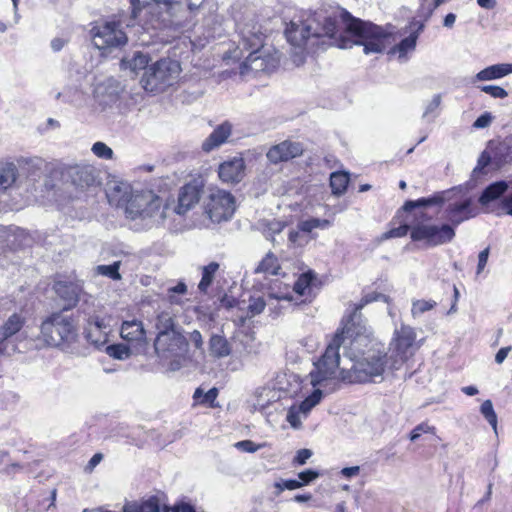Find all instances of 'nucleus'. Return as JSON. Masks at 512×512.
<instances>
[{
    "mask_svg": "<svg viewBox=\"0 0 512 512\" xmlns=\"http://www.w3.org/2000/svg\"><path fill=\"white\" fill-rule=\"evenodd\" d=\"M512 73V64L510 63H500V64H494L491 66H488L484 68L483 70L479 71L474 79L473 83L476 81H491L503 78L509 74Z\"/></svg>",
    "mask_w": 512,
    "mask_h": 512,
    "instance_id": "nucleus-30",
    "label": "nucleus"
},
{
    "mask_svg": "<svg viewBox=\"0 0 512 512\" xmlns=\"http://www.w3.org/2000/svg\"><path fill=\"white\" fill-rule=\"evenodd\" d=\"M275 495L279 496L284 490H296L303 487V483L297 479H279L274 482Z\"/></svg>",
    "mask_w": 512,
    "mask_h": 512,
    "instance_id": "nucleus-47",
    "label": "nucleus"
},
{
    "mask_svg": "<svg viewBox=\"0 0 512 512\" xmlns=\"http://www.w3.org/2000/svg\"><path fill=\"white\" fill-rule=\"evenodd\" d=\"M339 343V337L333 343H329L323 355L314 362V367L309 373V381L314 391L300 404H297L302 415L306 418L310 411L320 403L323 395L333 392L339 383V354L337 351Z\"/></svg>",
    "mask_w": 512,
    "mask_h": 512,
    "instance_id": "nucleus-5",
    "label": "nucleus"
},
{
    "mask_svg": "<svg viewBox=\"0 0 512 512\" xmlns=\"http://www.w3.org/2000/svg\"><path fill=\"white\" fill-rule=\"evenodd\" d=\"M149 57L141 52H136L131 60H123L122 64L131 71L137 73L140 70L148 69Z\"/></svg>",
    "mask_w": 512,
    "mask_h": 512,
    "instance_id": "nucleus-45",
    "label": "nucleus"
},
{
    "mask_svg": "<svg viewBox=\"0 0 512 512\" xmlns=\"http://www.w3.org/2000/svg\"><path fill=\"white\" fill-rule=\"evenodd\" d=\"M481 414L492 426L494 431L497 430V415L494 411L493 404L490 400H485L480 407Z\"/></svg>",
    "mask_w": 512,
    "mask_h": 512,
    "instance_id": "nucleus-48",
    "label": "nucleus"
},
{
    "mask_svg": "<svg viewBox=\"0 0 512 512\" xmlns=\"http://www.w3.org/2000/svg\"><path fill=\"white\" fill-rule=\"evenodd\" d=\"M204 0H130L132 16L143 28L166 32L168 37L189 31Z\"/></svg>",
    "mask_w": 512,
    "mask_h": 512,
    "instance_id": "nucleus-2",
    "label": "nucleus"
},
{
    "mask_svg": "<svg viewBox=\"0 0 512 512\" xmlns=\"http://www.w3.org/2000/svg\"><path fill=\"white\" fill-rule=\"evenodd\" d=\"M205 214L214 223L228 221L236 210V199L228 191L218 187L208 189L203 200Z\"/></svg>",
    "mask_w": 512,
    "mask_h": 512,
    "instance_id": "nucleus-15",
    "label": "nucleus"
},
{
    "mask_svg": "<svg viewBox=\"0 0 512 512\" xmlns=\"http://www.w3.org/2000/svg\"><path fill=\"white\" fill-rule=\"evenodd\" d=\"M319 477V473L317 471L308 469L305 471H302L298 473V481H301L303 483V486L309 484L310 482L314 481Z\"/></svg>",
    "mask_w": 512,
    "mask_h": 512,
    "instance_id": "nucleus-62",
    "label": "nucleus"
},
{
    "mask_svg": "<svg viewBox=\"0 0 512 512\" xmlns=\"http://www.w3.org/2000/svg\"><path fill=\"white\" fill-rule=\"evenodd\" d=\"M349 184V174L347 172L337 171L330 175V187L335 196L343 195Z\"/></svg>",
    "mask_w": 512,
    "mask_h": 512,
    "instance_id": "nucleus-35",
    "label": "nucleus"
},
{
    "mask_svg": "<svg viewBox=\"0 0 512 512\" xmlns=\"http://www.w3.org/2000/svg\"><path fill=\"white\" fill-rule=\"evenodd\" d=\"M17 178V167L14 163L7 162L0 166V190L10 187Z\"/></svg>",
    "mask_w": 512,
    "mask_h": 512,
    "instance_id": "nucleus-38",
    "label": "nucleus"
},
{
    "mask_svg": "<svg viewBox=\"0 0 512 512\" xmlns=\"http://www.w3.org/2000/svg\"><path fill=\"white\" fill-rule=\"evenodd\" d=\"M190 340H191V342L194 344V346L197 349H202V347H203V338H202L201 333L198 330H194L190 334Z\"/></svg>",
    "mask_w": 512,
    "mask_h": 512,
    "instance_id": "nucleus-64",
    "label": "nucleus"
},
{
    "mask_svg": "<svg viewBox=\"0 0 512 512\" xmlns=\"http://www.w3.org/2000/svg\"><path fill=\"white\" fill-rule=\"evenodd\" d=\"M302 153L303 147L301 143L285 140L270 147L266 153V157L270 163L278 164L299 157Z\"/></svg>",
    "mask_w": 512,
    "mask_h": 512,
    "instance_id": "nucleus-19",
    "label": "nucleus"
},
{
    "mask_svg": "<svg viewBox=\"0 0 512 512\" xmlns=\"http://www.w3.org/2000/svg\"><path fill=\"white\" fill-rule=\"evenodd\" d=\"M57 98H63L72 104H81L85 99V92L82 88L67 87L57 94Z\"/></svg>",
    "mask_w": 512,
    "mask_h": 512,
    "instance_id": "nucleus-43",
    "label": "nucleus"
},
{
    "mask_svg": "<svg viewBox=\"0 0 512 512\" xmlns=\"http://www.w3.org/2000/svg\"><path fill=\"white\" fill-rule=\"evenodd\" d=\"M262 446L263 445L256 444L251 440H243V441H239L235 444V447H237L238 449H240L244 452H248V453H254V452L258 451Z\"/></svg>",
    "mask_w": 512,
    "mask_h": 512,
    "instance_id": "nucleus-61",
    "label": "nucleus"
},
{
    "mask_svg": "<svg viewBox=\"0 0 512 512\" xmlns=\"http://www.w3.org/2000/svg\"><path fill=\"white\" fill-rule=\"evenodd\" d=\"M494 120V116L490 112H484L481 114L473 123V128L484 129L491 125Z\"/></svg>",
    "mask_w": 512,
    "mask_h": 512,
    "instance_id": "nucleus-58",
    "label": "nucleus"
},
{
    "mask_svg": "<svg viewBox=\"0 0 512 512\" xmlns=\"http://www.w3.org/2000/svg\"><path fill=\"white\" fill-rule=\"evenodd\" d=\"M437 303L434 300H414L412 301L411 315L417 318L436 307Z\"/></svg>",
    "mask_w": 512,
    "mask_h": 512,
    "instance_id": "nucleus-46",
    "label": "nucleus"
},
{
    "mask_svg": "<svg viewBox=\"0 0 512 512\" xmlns=\"http://www.w3.org/2000/svg\"><path fill=\"white\" fill-rule=\"evenodd\" d=\"M492 166L496 169L512 161V146L507 141L492 140L488 143Z\"/></svg>",
    "mask_w": 512,
    "mask_h": 512,
    "instance_id": "nucleus-26",
    "label": "nucleus"
},
{
    "mask_svg": "<svg viewBox=\"0 0 512 512\" xmlns=\"http://www.w3.org/2000/svg\"><path fill=\"white\" fill-rule=\"evenodd\" d=\"M119 266L120 262H115L112 265H100L97 267V272L113 280H119L121 278L119 274Z\"/></svg>",
    "mask_w": 512,
    "mask_h": 512,
    "instance_id": "nucleus-52",
    "label": "nucleus"
},
{
    "mask_svg": "<svg viewBox=\"0 0 512 512\" xmlns=\"http://www.w3.org/2000/svg\"><path fill=\"white\" fill-rule=\"evenodd\" d=\"M318 290L316 274L312 271L301 274L294 284V291L304 298L303 301H311Z\"/></svg>",
    "mask_w": 512,
    "mask_h": 512,
    "instance_id": "nucleus-24",
    "label": "nucleus"
},
{
    "mask_svg": "<svg viewBox=\"0 0 512 512\" xmlns=\"http://www.w3.org/2000/svg\"><path fill=\"white\" fill-rule=\"evenodd\" d=\"M266 306L262 297H251L248 305V312L251 317L260 314Z\"/></svg>",
    "mask_w": 512,
    "mask_h": 512,
    "instance_id": "nucleus-53",
    "label": "nucleus"
},
{
    "mask_svg": "<svg viewBox=\"0 0 512 512\" xmlns=\"http://www.w3.org/2000/svg\"><path fill=\"white\" fill-rule=\"evenodd\" d=\"M470 205V198L455 201L448 205L446 209L447 218L452 223V225H459L463 221L475 216V214L472 213Z\"/></svg>",
    "mask_w": 512,
    "mask_h": 512,
    "instance_id": "nucleus-28",
    "label": "nucleus"
},
{
    "mask_svg": "<svg viewBox=\"0 0 512 512\" xmlns=\"http://www.w3.org/2000/svg\"><path fill=\"white\" fill-rule=\"evenodd\" d=\"M492 165V157L488 147L482 152L478 159L477 166L474 168L473 172L478 173L482 171L486 166Z\"/></svg>",
    "mask_w": 512,
    "mask_h": 512,
    "instance_id": "nucleus-59",
    "label": "nucleus"
},
{
    "mask_svg": "<svg viewBox=\"0 0 512 512\" xmlns=\"http://www.w3.org/2000/svg\"><path fill=\"white\" fill-rule=\"evenodd\" d=\"M123 512H160L159 500L156 497H151L142 503H127Z\"/></svg>",
    "mask_w": 512,
    "mask_h": 512,
    "instance_id": "nucleus-36",
    "label": "nucleus"
},
{
    "mask_svg": "<svg viewBox=\"0 0 512 512\" xmlns=\"http://www.w3.org/2000/svg\"><path fill=\"white\" fill-rule=\"evenodd\" d=\"M203 187L204 184L202 180H193L184 185L178 194V203L174 207L175 213L184 215L194 207L200 200Z\"/></svg>",
    "mask_w": 512,
    "mask_h": 512,
    "instance_id": "nucleus-18",
    "label": "nucleus"
},
{
    "mask_svg": "<svg viewBox=\"0 0 512 512\" xmlns=\"http://www.w3.org/2000/svg\"><path fill=\"white\" fill-rule=\"evenodd\" d=\"M73 183L80 187H90L97 183V170L91 165L76 166L72 173Z\"/></svg>",
    "mask_w": 512,
    "mask_h": 512,
    "instance_id": "nucleus-31",
    "label": "nucleus"
},
{
    "mask_svg": "<svg viewBox=\"0 0 512 512\" xmlns=\"http://www.w3.org/2000/svg\"><path fill=\"white\" fill-rule=\"evenodd\" d=\"M232 124L225 121L214 128L209 136L202 142V150L209 153L226 143L232 134Z\"/></svg>",
    "mask_w": 512,
    "mask_h": 512,
    "instance_id": "nucleus-21",
    "label": "nucleus"
},
{
    "mask_svg": "<svg viewBox=\"0 0 512 512\" xmlns=\"http://www.w3.org/2000/svg\"><path fill=\"white\" fill-rule=\"evenodd\" d=\"M104 350L107 355L117 360H126L131 355L129 347L122 343L105 345Z\"/></svg>",
    "mask_w": 512,
    "mask_h": 512,
    "instance_id": "nucleus-44",
    "label": "nucleus"
},
{
    "mask_svg": "<svg viewBox=\"0 0 512 512\" xmlns=\"http://www.w3.org/2000/svg\"><path fill=\"white\" fill-rule=\"evenodd\" d=\"M281 396L282 391L273 386L258 388L253 396V408L254 410L264 411L272 403L279 401Z\"/></svg>",
    "mask_w": 512,
    "mask_h": 512,
    "instance_id": "nucleus-27",
    "label": "nucleus"
},
{
    "mask_svg": "<svg viewBox=\"0 0 512 512\" xmlns=\"http://www.w3.org/2000/svg\"><path fill=\"white\" fill-rule=\"evenodd\" d=\"M121 338L136 345L146 343V331L140 320L132 319L123 321L120 327Z\"/></svg>",
    "mask_w": 512,
    "mask_h": 512,
    "instance_id": "nucleus-22",
    "label": "nucleus"
},
{
    "mask_svg": "<svg viewBox=\"0 0 512 512\" xmlns=\"http://www.w3.org/2000/svg\"><path fill=\"white\" fill-rule=\"evenodd\" d=\"M154 347L158 357L171 371H177L182 367L188 342L180 330L170 334L157 335Z\"/></svg>",
    "mask_w": 512,
    "mask_h": 512,
    "instance_id": "nucleus-12",
    "label": "nucleus"
},
{
    "mask_svg": "<svg viewBox=\"0 0 512 512\" xmlns=\"http://www.w3.org/2000/svg\"><path fill=\"white\" fill-rule=\"evenodd\" d=\"M155 328L158 331L157 335L170 334L177 332L179 329L176 327L175 321L169 312L163 311L156 317Z\"/></svg>",
    "mask_w": 512,
    "mask_h": 512,
    "instance_id": "nucleus-37",
    "label": "nucleus"
},
{
    "mask_svg": "<svg viewBox=\"0 0 512 512\" xmlns=\"http://www.w3.org/2000/svg\"><path fill=\"white\" fill-rule=\"evenodd\" d=\"M339 343V337L333 343H329L323 355L314 362V367L309 373V381L314 391L300 404H297L302 415L306 418L310 411L320 403L323 395L333 392L339 383V354L337 351Z\"/></svg>",
    "mask_w": 512,
    "mask_h": 512,
    "instance_id": "nucleus-6",
    "label": "nucleus"
},
{
    "mask_svg": "<svg viewBox=\"0 0 512 512\" xmlns=\"http://www.w3.org/2000/svg\"><path fill=\"white\" fill-rule=\"evenodd\" d=\"M245 161L242 157H233L218 167L219 179L225 184H237L245 176Z\"/></svg>",
    "mask_w": 512,
    "mask_h": 512,
    "instance_id": "nucleus-20",
    "label": "nucleus"
},
{
    "mask_svg": "<svg viewBox=\"0 0 512 512\" xmlns=\"http://www.w3.org/2000/svg\"><path fill=\"white\" fill-rule=\"evenodd\" d=\"M480 90L497 99H504L508 96V92L504 88L496 85H484L480 87Z\"/></svg>",
    "mask_w": 512,
    "mask_h": 512,
    "instance_id": "nucleus-54",
    "label": "nucleus"
},
{
    "mask_svg": "<svg viewBox=\"0 0 512 512\" xmlns=\"http://www.w3.org/2000/svg\"><path fill=\"white\" fill-rule=\"evenodd\" d=\"M41 335L45 343L53 347H65L74 343L78 336L73 316L61 312L52 313L41 324Z\"/></svg>",
    "mask_w": 512,
    "mask_h": 512,
    "instance_id": "nucleus-10",
    "label": "nucleus"
},
{
    "mask_svg": "<svg viewBox=\"0 0 512 512\" xmlns=\"http://www.w3.org/2000/svg\"><path fill=\"white\" fill-rule=\"evenodd\" d=\"M241 49L249 50V54L240 66L241 75L249 72H271L279 65L278 53L271 54L264 49V34L254 18H247L238 23Z\"/></svg>",
    "mask_w": 512,
    "mask_h": 512,
    "instance_id": "nucleus-7",
    "label": "nucleus"
},
{
    "mask_svg": "<svg viewBox=\"0 0 512 512\" xmlns=\"http://www.w3.org/2000/svg\"><path fill=\"white\" fill-rule=\"evenodd\" d=\"M388 301V297L376 292L366 294L355 307L354 313L346 320L340 332H337L330 343L339 337L337 345L339 354V381L350 383L377 382L383 379L389 369L387 354L372 338L361 314L358 313L366 304L373 301Z\"/></svg>",
    "mask_w": 512,
    "mask_h": 512,
    "instance_id": "nucleus-1",
    "label": "nucleus"
},
{
    "mask_svg": "<svg viewBox=\"0 0 512 512\" xmlns=\"http://www.w3.org/2000/svg\"><path fill=\"white\" fill-rule=\"evenodd\" d=\"M125 246L123 244H109L103 247L101 253L107 254L108 256H120L122 254H128L129 252L125 250Z\"/></svg>",
    "mask_w": 512,
    "mask_h": 512,
    "instance_id": "nucleus-57",
    "label": "nucleus"
},
{
    "mask_svg": "<svg viewBox=\"0 0 512 512\" xmlns=\"http://www.w3.org/2000/svg\"><path fill=\"white\" fill-rule=\"evenodd\" d=\"M218 395V391L216 388H211L207 392H203L202 389L198 388L195 390L193 398L195 401L199 403H209L212 405V403L216 400Z\"/></svg>",
    "mask_w": 512,
    "mask_h": 512,
    "instance_id": "nucleus-50",
    "label": "nucleus"
},
{
    "mask_svg": "<svg viewBox=\"0 0 512 512\" xmlns=\"http://www.w3.org/2000/svg\"><path fill=\"white\" fill-rule=\"evenodd\" d=\"M312 456V451L309 449H300L294 457L293 463L296 465H304L307 460Z\"/></svg>",
    "mask_w": 512,
    "mask_h": 512,
    "instance_id": "nucleus-63",
    "label": "nucleus"
},
{
    "mask_svg": "<svg viewBox=\"0 0 512 512\" xmlns=\"http://www.w3.org/2000/svg\"><path fill=\"white\" fill-rule=\"evenodd\" d=\"M346 33L353 38L351 43L364 47L365 54L381 53L392 42L390 33L368 22L354 21L348 26Z\"/></svg>",
    "mask_w": 512,
    "mask_h": 512,
    "instance_id": "nucleus-11",
    "label": "nucleus"
},
{
    "mask_svg": "<svg viewBox=\"0 0 512 512\" xmlns=\"http://www.w3.org/2000/svg\"><path fill=\"white\" fill-rule=\"evenodd\" d=\"M209 350L211 355L216 358H224L231 353L228 341L220 335H213L210 338Z\"/></svg>",
    "mask_w": 512,
    "mask_h": 512,
    "instance_id": "nucleus-34",
    "label": "nucleus"
},
{
    "mask_svg": "<svg viewBox=\"0 0 512 512\" xmlns=\"http://www.w3.org/2000/svg\"><path fill=\"white\" fill-rule=\"evenodd\" d=\"M25 317L18 313H13L0 327V355L4 354L7 348L6 341L17 334L24 326Z\"/></svg>",
    "mask_w": 512,
    "mask_h": 512,
    "instance_id": "nucleus-23",
    "label": "nucleus"
},
{
    "mask_svg": "<svg viewBox=\"0 0 512 512\" xmlns=\"http://www.w3.org/2000/svg\"><path fill=\"white\" fill-rule=\"evenodd\" d=\"M297 226L305 233L313 235L312 232L314 229H327L331 226V221L327 219L310 218L300 221Z\"/></svg>",
    "mask_w": 512,
    "mask_h": 512,
    "instance_id": "nucleus-41",
    "label": "nucleus"
},
{
    "mask_svg": "<svg viewBox=\"0 0 512 512\" xmlns=\"http://www.w3.org/2000/svg\"><path fill=\"white\" fill-rule=\"evenodd\" d=\"M181 66L177 60L160 59L145 71L142 78L143 87L149 92H159L173 85L179 78Z\"/></svg>",
    "mask_w": 512,
    "mask_h": 512,
    "instance_id": "nucleus-13",
    "label": "nucleus"
},
{
    "mask_svg": "<svg viewBox=\"0 0 512 512\" xmlns=\"http://www.w3.org/2000/svg\"><path fill=\"white\" fill-rule=\"evenodd\" d=\"M95 299L89 297L81 304L80 312L85 316L84 337L97 349L104 348L108 342L109 324L106 318L95 309Z\"/></svg>",
    "mask_w": 512,
    "mask_h": 512,
    "instance_id": "nucleus-14",
    "label": "nucleus"
},
{
    "mask_svg": "<svg viewBox=\"0 0 512 512\" xmlns=\"http://www.w3.org/2000/svg\"><path fill=\"white\" fill-rule=\"evenodd\" d=\"M419 347L417 333L413 327L404 323L396 327L386 353L389 369L391 371L401 369L414 356Z\"/></svg>",
    "mask_w": 512,
    "mask_h": 512,
    "instance_id": "nucleus-9",
    "label": "nucleus"
},
{
    "mask_svg": "<svg viewBox=\"0 0 512 512\" xmlns=\"http://www.w3.org/2000/svg\"><path fill=\"white\" fill-rule=\"evenodd\" d=\"M314 235H310L297 227V230H291L288 235V245L290 247L299 248L307 245L314 239Z\"/></svg>",
    "mask_w": 512,
    "mask_h": 512,
    "instance_id": "nucleus-39",
    "label": "nucleus"
},
{
    "mask_svg": "<svg viewBox=\"0 0 512 512\" xmlns=\"http://www.w3.org/2000/svg\"><path fill=\"white\" fill-rule=\"evenodd\" d=\"M218 270L219 264L216 262H211L209 265L203 267L202 278L198 285L201 292L205 293L207 291Z\"/></svg>",
    "mask_w": 512,
    "mask_h": 512,
    "instance_id": "nucleus-40",
    "label": "nucleus"
},
{
    "mask_svg": "<svg viewBox=\"0 0 512 512\" xmlns=\"http://www.w3.org/2000/svg\"><path fill=\"white\" fill-rule=\"evenodd\" d=\"M410 231L413 242L423 247H435L450 242L455 236V230L449 224H425L417 221L410 225L404 224L392 228L382 235V239L398 238L405 236Z\"/></svg>",
    "mask_w": 512,
    "mask_h": 512,
    "instance_id": "nucleus-8",
    "label": "nucleus"
},
{
    "mask_svg": "<svg viewBox=\"0 0 512 512\" xmlns=\"http://www.w3.org/2000/svg\"><path fill=\"white\" fill-rule=\"evenodd\" d=\"M280 264L278 258H263L257 266L255 272L262 273L265 277L271 275H278L280 272Z\"/></svg>",
    "mask_w": 512,
    "mask_h": 512,
    "instance_id": "nucleus-42",
    "label": "nucleus"
},
{
    "mask_svg": "<svg viewBox=\"0 0 512 512\" xmlns=\"http://www.w3.org/2000/svg\"><path fill=\"white\" fill-rule=\"evenodd\" d=\"M498 215H510L512 216V194L505 197L500 201L498 210L496 212Z\"/></svg>",
    "mask_w": 512,
    "mask_h": 512,
    "instance_id": "nucleus-60",
    "label": "nucleus"
},
{
    "mask_svg": "<svg viewBox=\"0 0 512 512\" xmlns=\"http://www.w3.org/2000/svg\"><path fill=\"white\" fill-rule=\"evenodd\" d=\"M423 433H435V427L423 422L417 425L410 433V440L416 441Z\"/></svg>",
    "mask_w": 512,
    "mask_h": 512,
    "instance_id": "nucleus-56",
    "label": "nucleus"
},
{
    "mask_svg": "<svg viewBox=\"0 0 512 512\" xmlns=\"http://www.w3.org/2000/svg\"><path fill=\"white\" fill-rule=\"evenodd\" d=\"M417 38L418 35L416 33L410 34L408 37L401 40L399 44L393 46L388 51V54L390 56L397 55L399 61L405 62L407 60L408 53L415 50Z\"/></svg>",
    "mask_w": 512,
    "mask_h": 512,
    "instance_id": "nucleus-32",
    "label": "nucleus"
},
{
    "mask_svg": "<svg viewBox=\"0 0 512 512\" xmlns=\"http://www.w3.org/2000/svg\"><path fill=\"white\" fill-rule=\"evenodd\" d=\"M90 35L94 46L103 54L123 47L128 41L120 22L115 20L97 23L90 30Z\"/></svg>",
    "mask_w": 512,
    "mask_h": 512,
    "instance_id": "nucleus-16",
    "label": "nucleus"
},
{
    "mask_svg": "<svg viewBox=\"0 0 512 512\" xmlns=\"http://www.w3.org/2000/svg\"><path fill=\"white\" fill-rule=\"evenodd\" d=\"M338 32V20L323 11L294 18L285 30L288 42L298 48L308 43L316 45L319 39H322L321 43L325 45L338 44L341 48H349L350 41H339Z\"/></svg>",
    "mask_w": 512,
    "mask_h": 512,
    "instance_id": "nucleus-3",
    "label": "nucleus"
},
{
    "mask_svg": "<svg viewBox=\"0 0 512 512\" xmlns=\"http://www.w3.org/2000/svg\"><path fill=\"white\" fill-rule=\"evenodd\" d=\"M508 189L506 181H497L487 186L479 197V203L486 211L493 212L491 205L498 200Z\"/></svg>",
    "mask_w": 512,
    "mask_h": 512,
    "instance_id": "nucleus-29",
    "label": "nucleus"
},
{
    "mask_svg": "<svg viewBox=\"0 0 512 512\" xmlns=\"http://www.w3.org/2000/svg\"><path fill=\"white\" fill-rule=\"evenodd\" d=\"M304 419H306V417L302 415L297 405H292L289 408L286 415V421L290 424L292 428L299 429L302 426V421Z\"/></svg>",
    "mask_w": 512,
    "mask_h": 512,
    "instance_id": "nucleus-49",
    "label": "nucleus"
},
{
    "mask_svg": "<svg viewBox=\"0 0 512 512\" xmlns=\"http://www.w3.org/2000/svg\"><path fill=\"white\" fill-rule=\"evenodd\" d=\"M110 204L123 209L127 218L140 219L146 225L159 223L167 216L168 207L150 190H134L125 183L114 184L107 193Z\"/></svg>",
    "mask_w": 512,
    "mask_h": 512,
    "instance_id": "nucleus-4",
    "label": "nucleus"
},
{
    "mask_svg": "<svg viewBox=\"0 0 512 512\" xmlns=\"http://www.w3.org/2000/svg\"><path fill=\"white\" fill-rule=\"evenodd\" d=\"M461 190L457 188H453L451 190L443 191L440 193H437L431 197L428 198H420L417 200H409L407 201L403 209L407 212L418 208V207H426V206H432V205H441L445 201H450L454 198V196L459 193Z\"/></svg>",
    "mask_w": 512,
    "mask_h": 512,
    "instance_id": "nucleus-25",
    "label": "nucleus"
},
{
    "mask_svg": "<svg viewBox=\"0 0 512 512\" xmlns=\"http://www.w3.org/2000/svg\"><path fill=\"white\" fill-rule=\"evenodd\" d=\"M187 291V286L183 282H179L176 286L168 289V299L172 304H181L180 299L175 294H185Z\"/></svg>",
    "mask_w": 512,
    "mask_h": 512,
    "instance_id": "nucleus-55",
    "label": "nucleus"
},
{
    "mask_svg": "<svg viewBox=\"0 0 512 512\" xmlns=\"http://www.w3.org/2000/svg\"><path fill=\"white\" fill-rule=\"evenodd\" d=\"M442 104V95L434 94L431 99L423 104L422 119L427 122H433L440 114Z\"/></svg>",
    "mask_w": 512,
    "mask_h": 512,
    "instance_id": "nucleus-33",
    "label": "nucleus"
},
{
    "mask_svg": "<svg viewBox=\"0 0 512 512\" xmlns=\"http://www.w3.org/2000/svg\"><path fill=\"white\" fill-rule=\"evenodd\" d=\"M95 156L101 159L111 160L114 156L113 150L104 142H96L91 148Z\"/></svg>",
    "mask_w": 512,
    "mask_h": 512,
    "instance_id": "nucleus-51",
    "label": "nucleus"
},
{
    "mask_svg": "<svg viewBox=\"0 0 512 512\" xmlns=\"http://www.w3.org/2000/svg\"><path fill=\"white\" fill-rule=\"evenodd\" d=\"M53 289L56 295L64 302L63 311L71 310L81 299H83V304L85 299L91 297L84 293L83 284L79 280H58L54 283Z\"/></svg>",
    "mask_w": 512,
    "mask_h": 512,
    "instance_id": "nucleus-17",
    "label": "nucleus"
}]
</instances>
